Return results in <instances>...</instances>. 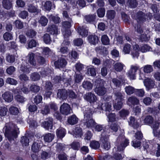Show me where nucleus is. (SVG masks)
Returning <instances> with one entry per match:
<instances>
[{"instance_id":"nucleus-55","label":"nucleus","mask_w":160,"mask_h":160,"mask_svg":"<svg viewBox=\"0 0 160 160\" xmlns=\"http://www.w3.org/2000/svg\"><path fill=\"white\" fill-rule=\"evenodd\" d=\"M6 60L8 62L12 63L15 61V57L14 55L9 54L6 56Z\"/></svg>"},{"instance_id":"nucleus-17","label":"nucleus","mask_w":160,"mask_h":160,"mask_svg":"<svg viewBox=\"0 0 160 160\" xmlns=\"http://www.w3.org/2000/svg\"><path fill=\"white\" fill-rule=\"evenodd\" d=\"M42 145L41 141H37L34 142L32 144V149L33 152H37L40 150Z\"/></svg>"},{"instance_id":"nucleus-7","label":"nucleus","mask_w":160,"mask_h":160,"mask_svg":"<svg viewBox=\"0 0 160 160\" xmlns=\"http://www.w3.org/2000/svg\"><path fill=\"white\" fill-rule=\"evenodd\" d=\"M61 113L63 115H67L70 114L71 111L70 106L67 103H63L60 107Z\"/></svg>"},{"instance_id":"nucleus-28","label":"nucleus","mask_w":160,"mask_h":160,"mask_svg":"<svg viewBox=\"0 0 160 160\" xmlns=\"http://www.w3.org/2000/svg\"><path fill=\"white\" fill-rule=\"evenodd\" d=\"M128 122L129 125L133 127L134 128H136L139 127V124L138 123L134 117H131Z\"/></svg>"},{"instance_id":"nucleus-62","label":"nucleus","mask_w":160,"mask_h":160,"mask_svg":"<svg viewBox=\"0 0 160 160\" xmlns=\"http://www.w3.org/2000/svg\"><path fill=\"white\" fill-rule=\"evenodd\" d=\"M88 72L92 76H95L96 74V68L93 67L88 68Z\"/></svg>"},{"instance_id":"nucleus-26","label":"nucleus","mask_w":160,"mask_h":160,"mask_svg":"<svg viewBox=\"0 0 160 160\" xmlns=\"http://www.w3.org/2000/svg\"><path fill=\"white\" fill-rule=\"evenodd\" d=\"M88 39L89 42L93 45L98 43L99 40L97 36L93 35H89L88 37Z\"/></svg>"},{"instance_id":"nucleus-2","label":"nucleus","mask_w":160,"mask_h":160,"mask_svg":"<svg viewBox=\"0 0 160 160\" xmlns=\"http://www.w3.org/2000/svg\"><path fill=\"white\" fill-rule=\"evenodd\" d=\"M95 85L96 87L95 89V92L99 96H102L107 92V89L103 85L101 80L98 78L95 81Z\"/></svg>"},{"instance_id":"nucleus-23","label":"nucleus","mask_w":160,"mask_h":160,"mask_svg":"<svg viewBox=\"0 0 160 160\" xmlns=\"http://www.w3.org/2000/svg\"><path fill=\"white\" fill-rule=\"evenodd\" d=\"M82 86L86 90L89 91L93 87V84L90 81H84L82 83Z\"/></svg>"},{"instance_id":"nucleus-61","label":"nucleus","mask_w":160,"mask_h":160,"mask_svg":"<svg viewBox=\"0 0 160 160\" xmlns=\"http://www.w3.org/2000/svg\"><path fill=\"white\" fill-rule=\"evenodd\" d=\"M3 38L5 40L8 41L12 38V36L10 33L6 32L4 34Z\"/></svg>"},{"instance_id":"nucleus-63","label":"nucleus","mask_w":160,"mask_h":160,"mask_svg":"<svg viewBox=\"0 0 160 160\" xmlns=\"http://www.w3.org/2000/svg\"><path fill=\"white\" fill-rule=\"evenodd\" d=\"M15 26L18 29H22L23 27L22 22L19 20H16L14 22Z\"/></svg>"},{"instance_id":"nucleus-15","label":"nucleus","mask_w":160,"mask_h":160,"mask_svg":"<svg viewBox=\"0 0 160 160\" xmlns=\"http://www.w3.org/2000/svg\"><path fill=\"white\" fill-rule=\"evenodd\" d=\"M143 82L144 85L148 90L153 88L155 85L154 81L151 79L148 78L144 80Z\"/></svg>"},{"instance_id":"nucleus-31","label":"nucleus","mask_w":160,"mask_h":160,"mask_svg":"<svg viewBox=\"0 0 160 160\" xmlns=\"http://www.w3.org/2000/svg\"><path fill=\"white\" fill-rule=\"evenodd\" d=\"M54 135L51 133H48L45 134L43 136L45 142H50L54 138Z\"/></svg>"},{"instance_id":"nucleus-33","label":"nucleus","mask_w":160,"mask_h":160,"mask_svg":"<svg viewBox=\"0 0 160 160\" xmlns=\"http://www.w3.org/2000/svg\"><path fill=\"white\" fill-rule=\"evenodd\" d=\"M116 15V12L114 10H108L107 11L106 16L108 19L112 20L114 18Z\"/></svg>"},{"instance_id":"nucleus-56","label":"nucleus","mask_w":160,"mask_h":160,"mask_svg":"<svg viewBox=\"0 0 160 160\" xmlns=\"http://www.w3.org/2000/svg\"><path fill=\"white\" fill-rule=\"evenodd\" d=\"M131 46L129 44H125L123 47V52L125 54L129 53L131 51Z\"/></svg>"},{"instance_id":"nucleus-4","label":"nucleus","mask_w":160,"mask_h":160,"mask_svg":"<svg viewBox=\"0 0 160 160\" xmlns=\"http://www.w3.org/2000/svg\"><path fill=\"white\" fill-rule=\"evenodd\" d=\"M101 136V140L102 142V146L104 149L108 150L110 148V143L108 141V136L106 135V132H102Z\"/></svg>"},{"instance_id":"nucleus-39","label":"nucleus","mask_w":160,"mask_h":160,"mask_svg":"<svg viewBox=\"0 0 160 160\" xmlns=\"http://www.w3.org/2000/svg\"><path fill=\"white\" fill-rule=\"evenodd\" d=\"M30 91L34 93L38 92L40 90L39 86L34 84H31L29 87Z\"/></svg>"},{"instance_id":"nucleus-11","label":"nucleus","mask_w":160,"mask_h":160,"mask_svg":"<svg viewBox=\"0 0 160 160\" xmlns=\"http://www.w3.org/2000/svg\"><path fill=\"white\" fill-rule=\"evenodd\" d=\"M139 67L137 66L132 65L128 72V75L131 79H135L136 72Z\"/></svg>"},{"instance_id":"nucleus-37","label":"nucleus","mask_w":160,"mask_h":160,"mask_svg":"<svg viewBox=\"0 0 160 160\" xmlns=\"http://www.w3.org/2000/svg\"><path fill=\"white\" fill-rule=\"evenodd\" d=\"M96 18V15L95 14L88 15L85 16L84 18L88 22H92L95 21Z\"/></svg>"},{"instance_id":"nucleus-57","label":"nucleus","mask_w":160,"mask_h":160,"mask_svg":"<svg viewBox=\"0 0 160 160\" xmlns=\"http://www.w3.org/2000/svg\"><path fill=\"white\" fill-rule=\"evenodd\" d=\"M37 60L38 63H37V64H39L40 65H42L44 64L46 62V61L44 58L40 56H37Z\"/></svg>"},{"instance_id":"nucleus-44","label":"nucleus","mask_w":160,"mask_h":160,"mask_svg":"<svg viewBox=\"0 0 160 160\" xmlns=\"http://www.w3.org/2000/svg\"><path fill=\"white\" fill-rule=\"evenodd\" d=\"M125 89L126 93L129 95L133 94L135 90L133 87L130 86L126 87Z\"/></svg>"},{"instance_id":"nucleus-45","label":"nucleus","mask_w":160,"mask_h":160,"mask_svg":"<svg viewBox=\"0 0 160 160\" xmlns=\"http://www.w3.org/2000/svg\"><path fill=\"white\" fill-rule=\"evenodd\" d=\"M152 49L147 44H144L140 47V51L142 52H145L151 51Z\"/></svg>"},{"instance_id":"nucleus-35","label":"nucleus","mask_w":160,"mask_h":160,"mask_svg":"<svg viewBox=\"0 0 160 160\" xmlns=\"http://www.w3.org/2000/svg\"><path fill=\"white\" fill-rule=\"evenodd\" d=\"M126 4L130 8H134L137 6L138 3L136 0H128Z\"/></svg>"},{"instance_id":"nucleus-29","label":"nucleus","mask_w":160,"mask_h":160,"mask_svg":"<svg viewBox=\"0 0 160 160\" xmlns=\"http://www.w3.org/2000/svg\"><path fill=\"white\" fill-rule=\"evenodd\" d=\"M139 102V100L135 97L132 96L128 98L127 104L128 105L137 104Z\"/></svg>"},{"instance_id":"nucleus-30","label":"nucleus","mask_w":160,"mask_h":160,"mask_svg":"<svg viewBox=\"0 0 160 160\" xmlns=\"http://www.w3.org/2000/svg\"><path fill=\"white\" fill-rule=\"evenodd\" d=\"M124 65L120 62L115 63L113 66L114 69L117 72H120L123 69Z\"/></svg>"},{"instance_id":"nucleus-14","label":"nucleus","mask_w":160,"mask_h":160,"mask_svg":"<svg viewBox=\"0 0 160 160\" xmlns=\"http://www.w3.org/2000/svg\"><path fill=\"white\" fill-rule=\"evenodd\" d=\"M2 97L5 102H11L13 99V96L12 94L8 91L6 92L3 94Z\"/></svg>"},{"instance_id":"nucleus-38","label":"nucleus","mask_w":160,"mask_h":160,"mask_svg":"<svg viewBox=\"0 0 160 160\" xmlns=\"http://www.w3.org/2000/svg\"><path fill=\"white\" fill-rule=\"evenodd\" d=\"M84 119H88L92 118V113L91 109L87 108L84 112Z\"/></svg>"},{"instance_id":"nucleus-13","label":"nucleus","mask_w":160,"mask_h":160,"mask_svg":"<svg viewBox=\"0 0 160 160\" xmlns=\"http://www.w3.org/2000/svg\"><path fill=\"white\" fill-rule=\"evenodd\" d=\"M53 119L48 117L45 119V120L42 123L43 127L47 130L52 129V127Z\"/></svg>"},{"instance_id":"nucleus-46","label":"nucleus","mask_w":160,"mask_h":160,"mask_svg":"<svg viewBox=\"0 0 160 160\" xmlns=\"http://www.w3.org/2000/svg\"><path fill=\"white\" fill-rule=\"evenodd\" d=\"M9 112L11 114L16 115L19 113V111L17 107L14 106H11L9 108Z\"/></svg>"},{"instance_id":"nucleus-3","label":"nucleus","mask_w":160,"mask_h":160,"mask_svg":"<svg viewBox=\"0 0 160 160\" xmlns=\"http://www.w3.org/2000/svg\"><path fill=\"white\" fill-rule=\"evenodd\" d=\"M117 142H120V144L117 146L118 150L120 151L123 150L129 143L128 140L125 138L123 135H120L118 137Z\"/></svg>"},{"instance_id":"nucleus-20","label":"nucleus","mask_w":160,"mask_h":160,"mask_svg":"<svg viewBox=\"0 0 160 160\" xmlns=\"http://www.w3.org/2000/svg\"><path fill=\"white\" fill-rule=\"evenodd\" d=\"M17 92L18 91L16 90H14V93L15 94H16L14 96L15 100L18 102L21 103H23L26 100V99L23 96L19 94H17Z\"/></svg>"},{"instance_id":"nucleus-42","label":"nucleus","mask_w":160,"mask_h":160,"mask_svg":"<svg viewBox=\"0 0 160 160\" xmlns=\"http://www.w3.org/2000/svg\"><path fill=\"white\" fill-rule=\"evenodd\" d=\"M42 38L44 42L46 44H50L52 42L50 36L48 34H45L42 37Z\"/></svg>"},{"instance_id":"nucleus-59","label":"nucleus","mask_w":160,"mask_h":160,"mask_svg":"<svg viewBox=\"0 0 160 160\" xmlns=\"http://www.w3.org/2000/svg\"><path fill=\"white\" fill-rule=\"evenodd\" d=\"M105 9L104 8H100L97 10L98 16L100 18L103 17L105 14Z\"/></svg>"},{"instance_id":"nucleus-16","label":"nucleus","mask_w":160,"mask_h":160,"mask_svg":"<svg viewBox=\"0 0 160 160\" xmlns=\"http://www.w3.org/2000/svg\"><path fill=\"white\" fill-rule=\"evenodd\" d=\"M57 96L59 98L65 99L68 97V91L65 89H59L57 93Z\"/></svg>"},{"instance_id":"nucleus-48","label":"nucleus","mask_w":160,"mask_h":160,"mask_svg":"<svg viewBox=\"0 0 160 160\" xmlns=\"http://www.w3.org/2000/svg\"><path fill=\"white\" fill-rule=\"evenodd\" d=\"M90 147L93 149H97L100 147V144L97 141H93L91 142Z\"/></svg>"},{"instance_id":"nucleus-19","label":"nucleus","mask_w":160,"mask_h":160,"mask_svg":"<svg viewBox=\"0 0 160 160\" xmlns=\"http://www.w3.org/2000/svg\"><path fill=\"white\" fill-rule=\"evenodd\" d=\"M84 125L86 126L88 128H91L93 127L96 123L92 118H90L88 119H84Z\"/></svg>"},{"instance_id":"nucleus-60","label":"nucleus","mask_w":160,"mask_h":160,"mask_svg":"<svg viewBox=\"0 0 160 160\" xmlns=\"http://www.w3.org/2000/svg\"><path fill=\"white\" fill-rule=\"evenodd\" d=\"M28 10L30 12H38L37 8L32 4H29L28 6Z\"/></svg>"},{"instance_id":"nucleus-18","label":"nucleus","mask_w":160,"mask_h":160,"mask_svg":"<svg viewBox=\"0 0 160 160\" xmlns=\"http://www.w3.org/2000/svg\"><path fill=\"white\" fill-rule=\"evenodd\" d=\"M47 31L52 35H57L58 33V28L53 24L48 25Z\"/></svg>"},{"instance_id":"nucleus-47","label":"nucleus","mask_w":160,"mask_h":160,"mask_svg":"<svg viewBox=\"0 0 160 160\" xmlns=\"http://www.w3.org/2000/svg\"><path fill=\"white\" fill-rule=\"evenodd\" d=\"M74 134L76 135L75 137H81L82 135V129L79 127L76 128L75 130L74 131Z\"/></svg>"},{"instance_id":"nucleus-43","label":"nucleus","mask_w":160,"mask_h":160,"mask_svg":"<svg viewBox=\"0 0 160 160\" xmlns=\"http://www.w3.org/2000/svg\"><path fill=\"white\" fill-rule=\"evenodd\" d=\"M116 99V102L117 101H122L123 100V96L121 92H116L114 93Z\"/></svg>"},{"instance_id":"nucleus-41","label":"nucleus","mask_w":160,"mask_h":160,"mask_svg":"<svg viewBox=\"0 0 160 160\" xmlns=\"http://www.w3.org/2000/svg\"><path fill=\"white\" fill-rule=\"evenodd\" d=\"M50 20H52L55 23H59L61 22L60 18L58 16L50 15L48 16Z\"/></svg>"},{"instance_id":"nucleus-22","label":"nucleus","mask_w":160,"mask_h":160,"mask_svg":"<svg viewBox=\"0 0 160 160\" xmlns=\"http://www.w3.org/2000/svg\"><path fill=\"white\" fill-rule=\"evenodd\" d=\"M27 44V49H32L38 45V43L35 40L31 39L28 41Z\"/></svg>"},{"instance_id":"nucleus-21","label":"nucleus","mask_w":160,"mask_h":160,"mask_svg":"<svg viewBox=\"0 0 160 160\" xmlns=\"http://www.w3.org/2000/svg\"><path fill=\"white\" fill-rule=\"evenodd\" d=\"M12 0H3L2 2V7L5 9L9 10L12 8Z\"/></svg>"},{"instance_id":"nucleus-10","label":"nucleus","mask_w":160,"mask_h":160,"mask_svg":"<svg viewBox=\"0 0 160 160\" xmlns=\"http://www.w3.org/2000/svg\"><path fill=\"white\" fill-rule=\"evenodd\" d=\"M147 15L141 11H138L136 15V19L138 23H142L146 20Z\"/></svg>"},{"instance_id":"nucleus-51","label":"nucleus","mask_w":160,"mask_h":160,"mask_svg":"<svg viewBox=\"0 0 160 160\" xmlns=\"http://www.w3.org/2000/svg\"><path fill=\"white\" fill-rule=\"evenodd\" d=\"M153 70L152 66L150 65H147L143 67V72L146 73H149L152 72Z\"/></svg>"},{"instance_id":"nucleus-53","label":"nucleus","mask_w":160,"mask_h":160,"mask_svg":"<svg viewBox=\"0 0 160 160\" xmlns=\"http://www.w3.org/2000/svg\"><path fill=\"white\" fill-rule=\"evenodd\" d=\"M42 50L43 53L47 57L50 56L52 53V52L48 47L43 48H42Z\"/></svg>"},{"instance_id":"nucleus-50","label":"nucleus","mask_w":160,"mask_h":160,"mask_svg":"<svg viewBox=\"0 0 160 160\" xmlns=\"http://www.w3.org/2000/svg\"><path fill=\"white\" fill-rule=\"evenodd\" d=\"M37 32L32 29L28 30L26 33V35L29 38H32L36 36Z\"/></svg>"},{"instance_id":"nucleus-58","label":"nucleus","mask_w":160,"mask_h":160,"mask_svg":"<svg viewBox=\"0 0 160 160\" xmlns=\"http://www.w3.org/2000/svg\"><path fill=\"white\" fill-rule=\"evenodd\" d=\"M31 79L32 80L35 81L39 80L40 78L39 74L37 72H34L31 74Z\"/></svg>"},{"instance_id":"nucleus-34","label":"nucleus","mask_w":160,"mask_h":160,"mask_svg":"<svg viewBox=\"0 0 160 160\" xmlns=\"http://www.w3.org/2000/svg\"><path fill=\"white\" fill-rule=\"evenodd\" d=\"M56 133L58 137L62 138L65 136V129L63 128H59L57 130Z\"/></svg>"},{"instance_id":"nucleus-54","label":"nucleus","mask_w":160,"mask_h":160,"mask_svg":"<svg viewBox=\"0 0 160 160\" xmlns=\"http://www.w3.org/2000/svg\"><path fill=\"white\" fill-rule=\"evenodd\" d=\"M74 76L75 83H79L81 82L83 79V77L81 74H76Z\"/></svg>"},{"instance_id":"nucleus-9","label":"nucleus","mask_w":160,"mask_h":160,"mask_svg":"<svg viewBox=\"0 0 160 160\" xmlns=\"http://www.w3.org/2000/svg\"><path fill=\"white\" fill-rule=\"evenodd\" d=\"M67 64V62L66 60L62 57L60 58L54 62L55 67L58 68L65 67Z\"/></svg>"},{"instance_id":"nucleus-8","label":"nucleus","mask_w":160,"mask_h":160,"mask_svg":"<svg viewBox=\"0 0 160 160\" xmlns=\"http://www.w3.org/2000/svg\"><path fill=\"white\" fill-rule=\"evenodd\" d=\"M69 44V42L67 39H65L61 44L59 52L62 54H67L68 51V49L67 46H68Z\"/></svg>"},{"instance_id":"nucleus-5","label":"nucleus","mask_w":160,"mask_h":160,"mask_svg":"<svg viewBox=\"0 0 160 160\" xmlns=\"http://www.w3.org/2000/svg\"><path fill=\"white\" fill-rule=\"evenodd\" d=\"M54 80L56 82H59L62 81L65 83H66L70 85H71L72 79L70 78H66L63 73L55 77ZM67 85H68V84Z\"/></svg>"},{"instance_id":"nucleus-27","label":"nucleus","mask_w":160,"mask_h":160,"mask_svg":"<svg viewBox=\"0 0 160 160\" xmlns=\"http://www.w3.org/2000/svg\"><path fill=\"white\" fill-rule=\"evenodd\" d=\"M78 32L79 34L83 37H86L88 33V30L84 27H79L78 29Z\"/></svg>"},{"instance_id":"nucleus-12","label":"nucleus","mask_w":160,"mask_h":160,"mask_svg":"<svg viewBox=\"0 0 160 160\" xmlns=\"http://www.w3.org/2000/svg\"><path fill=\"white\" fill-rule=\"evenodd\" d=\"M84 98L85 100L90 103L95 102L97 100L96 96L91 92L87 93L84 95Z\"/></svg>"},{"instance_id":"nucleus-52","label":"nucleus","mask_w":160,"mask_h":160,"mask_svg":"<svg viewBox=\"0 0 160 160\" xmlns=\"http://www.w3.org/2000/svg\"><path fill=\"white\" fill-rule=\"evenodd\" d=\"M102 43L104 45H107L109 44V39L108 36L106 35H103L101 38Z\"/></svg>"},{"instance_id":"nucleus-25","label":"nucleus","mask_w":160,"mask_h":160,"mask_svg":"<svg viewBox=\"0 0 160 160\" xmlns=\"http://www.w3.org/2000/svg\"><path fill=\"white\" fill-rule=\"evenodd\" d=\"M78 118L75 115H73L68 117V122L71 125L77 124L78 122Z\"/></svg>"},{"instance_id":"nucleus-64","label":"nucleus","mask_w":160,"mask_h":160,"mask_svg":"<svg viewBox=\"0 0 160 160\" xmlns=\"http://www.w3.org/2000/svg\"><path fill=\"white\" fill-rule=\"evenodd\" d=\"M112 82L116 87H119L121 85V82L117 78H112Z\"/></svg>"},{"instance_id":"nucleus-40","label":"nucleus","mask_w":160,"mask_h":160,"mask_svg":"<svg viewBox=\"0 0 160 160\" xmlns=\"http://www.w3.org/2000/svg\"><path fill=\"white\" fill-rule=\"evenodd\" d=\"M48 22V19L45 16H42L38 20L39 23H40L42 26H46Z\"/></svg>"},{"instance_id":"nucleus-49","label":"nucleus","mask_w":160,"mask_h":160,"mask_svg":"<svg viewBox=\"0 0 160 160\" xmlns=\"http://www.w3.org/2000/svg\"><path fill=\"white\" fill-rule=\"evenodd\" d=\"M20 142L23 146H27L29 145V139L26 136H22L21 137Z\"/></svg>"},{"instance_id":"nucleus-24","label":"nucleus","mask_w":160,"mask_h":160,"mask_svg":"<svg viewBox=\"0 0 160 160\" xmlns=\"http://www.w3.org/2000/svg\"><path fill=\"white\" fill-rule=\"evenodd\" d=\"M139 47L138 45H135L133 46V49L131 53L133 58H137L138 57L139 55Z\"/></svg>"},{"instance_id":"nucleus-36","label":"nucleus","mask_w":160,"mask_h":160,"mask_svg":"<svg viewBox=\"0 0 160 160\" xmlns=\"http://www.w3.org/2000/svg\"><path fill=\"white\" fill-rule=\"evenodd\" d=\"M153 121V118L151 116L148 115L145 117L143 120V122L145 124L150 125Z\"/></svg>"},{"instance_id":"nucleus-6","label":"nucleus","mask_w":160,"mask_h":160,"mask_svg":"<svg viewBox=\"0 0 160 160\" xmlns=\"http://www.w3.org/2000/svg\"><path fill=\"white\" fill-rule=\"evenodd\" d=\"M37 56L32 52H29L26 58L30 64L32 65L36 66L37 65L36 59H37Z\"/></svg>"},{"instance_id":"nucleus-1","label":"nucleus","mask_w":160,"mask_h":160,"mask_svg":"<svg viewBox=\"0 0 160 160\" xmlns=\"http://www.w3.org/2000/svg\"><path fill=\"white\" fill-rule=\"evenodd\" d=\"M3 130L5 131V137L10 141L14 140L16 138L19 132V129L12 122L6 123Z\"/></svg>"},{"instance_id":"nucleus-32","label":"nucleus","mask_w":160,"mask_h":160,"mask_svg":"<svg viewBox=\"0 0 160 160\" xmlns=\"http://www.w3.org/2000/svg\"><path fill=\"white\" fill-rule=\"evenodd\" d=\"M101 108L102 110L110 112L112 110V106L111 103L109 102H106L104 104H102L101 105Z\"/></svg>"}]
</instances>
